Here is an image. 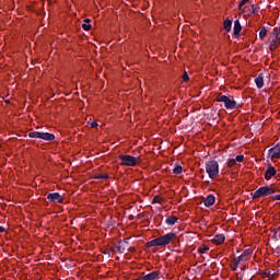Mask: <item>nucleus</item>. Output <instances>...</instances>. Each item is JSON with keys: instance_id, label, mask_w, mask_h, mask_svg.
<instances>
[{"instance_id": "nucleus-1", "label": "nucleus", "mask_w": 280, "mask_h": 280, "mask_svg": "<svg viewBox=\"0 0 280 280\" xmlns=\"http://www.w3.org/2000/svg\"><path fill=\"white\" fill-rule=\"evenodd\" d=\"M279 189L273 186H262L259 187L255 192L252 194V198L255 200L257 198H266V196H272V194H277Z\"/></svg>"}, {"instance_id": "nucleus-2", "label": "nucleus", "mask_w": 280, "mask_h": 280, "mask_svg": "<svg viewBox=\"0 0 280 280\" xmlns=\"http://www.w3.org/2000/svg\"><path fill=\"white\" fill-rule=\"evenodd\" d=\"M206 172L209 178H211V180H213V178H218V175L220 174V164L218 163V161L215 160L208 161L206 163Z\"/></svg>"}, {"instance_id": "nucleus-3", "label": "nucleus", "mask_w": 280, "mask_h": 280, "mask_svg": "<svg viewBox=\"0 0 280 280\" xmlns=\"http://www.w3.org/2000/svg\"><path fill=\"white\" fill-rule=\"evenodd\" d=\"M120 162V165L124 167H135L138 163H141L140 156H132L128 154H122L118 156Z\"/></svg>"}, {"instance_id": "nucleus-4", "label": "nucleus", "mask_w": 280, "mask_h": 280, "mask_svg": "<svg viewBox=\"0 0 280 280\" xmlns=\"http://www.w3.org/2000/svg\"><path fill=\"white\" fill-rule=\"evenodd\" d=\"M30 139H43V141H54L56 136L49 132L32 131L28 133Z\"/></svg>"}, {"instance_id": "nucleus-5", "label": "nucleus", "mask_w": 280, "mask_h": 280, "mask_svg": "<svg viewBox=\"0 0 280 280\" xmlns=\"http://www.w3.org/2000/svg\"><path fill=\"white\" fill-rule=\"evenodd\" d=\"M158 240L160 242V246H167V245L172 244V242H174V240H176V235L171 232L163 236L158 237Z\"/></svg>"}, {"instance_id": "nucleus-6", "label": "nucleus", "mask_w": 280, "mask_h": 280, "mask_svg": "<svg viewBox=\"0 0 280 280\" xmlns=\"http://www.w3.org/2000/svg\"><path fill=\"white\" fill-rule=\"evenodd\" d=\"M47 200L52 202V205H62L65 202V197L59 192H50L47 195Z\"/></svg>"}, {"instance_id": "nucleus-7", "label": "nucleus", "mask_w": 280, "mask_h": 280, "mask_svg": "<svg viewBox=\"0 0 280 280\" xmlns=\"http://www.w3.org/2000/svg\"><path fill=\"white\" fill-rule=\"evenodd\" d=\"M128 246H130V242L128 241V238L119 241L118 245L116 246L117 253H119L120 255H124V253L128 250Z\"/></svg>"}, {"instance_id": "nucleus-8", "label": "nucleus", "mask_w": 280, "mask_h": 280, "mask_svg": "<svg viewBox=\"0 0 280 280\" xmlns=\"http://www.w3.org/2000/svg\"><path fill=\"white\" fill-rule=\"evenodd\" d=\"M223 104L228 110H235V108H240V105H237V102L229 98V96H225V101H223Z\"/></svg>"}, {"instance_id": "nucleus-9", "label": "nucleus", "mask_w": 280, "mask_h": 280, "mask_svg": "<svg viewBox=\"0 0 280 280\" xmlns=\"http://www.w3.org/2000/svg\"><path fill=\"white\" fill-rule=\"evenodd\" d=\"M268 154L271 158V161L275 159H280V142L273 148L269 149Z\"/></svg>"}, {"instance_id": "nucleus-10", "label": "nucleus", "mask_w": 280, "mask_h": 280, "mask_svg": "<svg viewBox=\"0 0 280 280\" xmlns=\"http://www.w3.org/2000/svg\"><path fill=\"white\" fill-rule=\"evenodd\" d=\"M160 275L161 272L159 271H152L145 276L138 278L137 280H155V279H159Z\"/></svg>"}, {"instance_id": "nucleus-11", "label": "nucleus", "mask_w": 280, "mask_h": 280, "mask_svg": "<svg viewBox=\"0 0 280 280\" xmlns=\"http://www.w3.org/2000/svg\"><path fill=\"white\" fill-rule=\"evenodd\" d=\"M225 240H226V236L224 234H217L211 240V242H212V244H215L217 246H220L221 244H224Z\"/></svg>"}, {"instance_id": "nucleus-12", "label": "nucleus", "mask_w": 280, "mask_h": 280, "mask_svg": "<svg viewBox=\"0 0 280 280\" xmlns=\"http://www.w3.org/2000/svg\"><path fill=\"white\" fill-rule=\"evenodd\" d=\"M272 176H277V170L275 168V166H268L265 172V178L267 180H270V178H272Z\"/></svg>"}, {"instance_id": "nucleus-13", "label": "nucleus", "mask_w": 280, "mask_h": 280, "mask_svg": "<svg viewBox=\"0 0 280 280\" xmlns=\"http://www.w3.org/2000/svg\"><path fill=\"white\" fill-rule=\"evenodd\" d=\"M205 207H213L215 205V196L208 195L206 198H203Z\"/></svg>"}, {"instance_id": "nucleus-14", "label": "nucleus", "mask_w": 280, "mask_h": 280, "mask_svg": "<svg viewBox=\"0 0 280 280\" xmlns=\"http://www.w3.org/2000/svg\"><path fill=\"white\" fill-rule=\"evenodd\" d=\"M233 32L235 38H237V36H240V32H242V24L240 23V20L234 21Z\"/></svg>"}, {"instance_id": "nucleus-15", "label": "nucleus", "mask_w": 280, "mask_h": 280, "mask_svg": "<svg viewBox=\"0 0 280 280\" xmlns=\"http://www.w3.org/2000/svg\"><path fill=\"white\" fill-rule=\"evenodd\" d=\"M255 84L257 89H264V74H258V77L255 79Z\"/></svg>"}, {"instance_id": "nucleus-16", "label": "nucleus", "mask_w": 280, "mask_h": 280, "mask_svg": "<svg viewBox=\"0 0 280 280\" xmlns=\"http://www.w3.org/2000/svg\"><path fill=\"white\" fill-rule=\"evenodd\" d=\"M165 222L168 226H174V224H176V222H178V218H176L174 215H170L166 218Z\"/></svg>"}, {"instance_id": "nucleus-17", "label": "nucleus", "mask_w": 280, "mask_h": 280, "mask_svg": "<svg viewBox=\"0 0 280 280\" xmlns=\"http://www.w3.org/2000/svg\"><path fill=\"white\" fill-rule=\"evenodd\" d=\"M231 27H233V21H231L230 19L225 20L223 22V30H225V32H230Z\"/></svg>"}, {"instance_id": "nucleus-18", "label": "nucleus", "mask_w": 280, "mask_h": 280, "mask_svg": "<svg viewBox=\"0 0 280 280\" xmlns=\"http://www.w3.org/2000/svg\"><path fill=\"white\" fill-rule=\"evenodd\" d=\"M253 255V249H245L241 256H238L241 259L246 261L248 259V256Z\"/></svg>"}, {"instance_id": "nucleus-19", "label": "nucleus", "mask_w": 280, "mask_h": 280, "mask_svg": "<svg viewBox=\"0 0 280 280\" xmlns=\"http://www.w3.org/2000/svg\"><path fill=\"white\" fill-rule=\"evenodd\" d=\"M147 246H148V248H152V247H154V246H161V243H160V241H159V237L155 238V240H152V241L148 242V243H147Z\"/></svg>"}, {"instance_id": "nucleus-20", "label": "nucleus", "mask_w": 280, "mask_h": 280, "mask_svg": "<svg viewBox=\"0 0 280 280\" xmlns=\"http://www.w3.org/2000/svg\"><path fill=\"white\" fill-rule=\"evenodd\" d=\"M279 44H280V39H273L271 43H270V50L271 51H275V49H277V47H279Z\"/></svg>"}, {"instance_id": "nucleus-21", "label": "nucleus", "mask_w": 280, "mask_h": 280, "mask_svg": "<svg viewBox=\"0 0 280 280\" xmlns=\"http://www.w3.org/2000/svg\"><path fill=\"white\" fill-rule=\"evenodd\" d=\"M268 34V30H266L265 26H262L259 31V38L260 40H264V38H266V35Z\"/></svg>"}, {"instance_id": "nucleus-22", "label": "nucleus", "mask_w": 280, "mask_h": 280, "mask_svg": "<svg viewBox=\"0 0 280 280\" xmlns=\"http://www.w3.org/2000/svg\"><path fill=\"white\" fill-rule=\"evenodd\" d=\"M209 250V246L207 245H201L200 247H198L197 252L199 253V255H205V253H207Z\"/></svg>"}, {"instance_id": "nucleus-23", "label": "nucleus", "mask_w": 280, "mask_h": 280, "mask_svg": "<svg viewBox=\"0 0 280 280\" xmlns=\"http://www.w3.org/2000/svg\"><path fill=\"white\" fill-rule=\"evenodd\" d=\"M173 174H183V166L176 165V166L173 168Z\"/></svg>"}, {"instance_id": "nucleus-24", "label": "nucleus", "mask_w": 280, "mask_h": 280, "mask_svg": "<svg viewBox=\"0 0 280 280\" xmlns=\"http://www.w3.org/2000/svg\"><path fill=\"white\" fill-rule=\"evenodd\" d=\"M228 167H235V165H237V162L235 161V159H230L228 162Z\"/></svg>"}, {"instance_id": "nucleus-25", "label": "nucleus", "mask_w": 280, "mask_h": 280, "mask_svg": "<svg viewBox=\"0 0 280 280\" xmlns=\"http://www.w3.org/2000/svg\"><path fill=\"white\" fill-rule=\"evenodd\" d=\"M250 8H252V11H250L252 14H257V12H259L258 5L252 4Z\"/></svg>"}, {"instance_id": "nucleus-26", "label": "nucleus", "mask_w": 280, "mask_h": 280, "mask_svg": "<svg viewBox=\"0 0 280 280\" xmlns=\"http://www.w3.org/2000/svg\"><path fill=\"white\" fill-rule=\"evenodd\" d=\"M225 100H226V95L220 94V95L217 96L215 102H223L224 103Z\"/></svg>"}, {"instance_id": "nucleus-27", "label": "nucleus", "mask_w": 280, "mask_h": 280, "mask_svg": "<svg viewBox=\"0 0 280 280\" xmlns=\"http://www.w3.org/2000/svg\"><path fill=\"white\" fill-rule=\"evenodd\" d=\"M234 161H235L236 163H243V162H244V155H236L235 159H234Z\"/></svg>"}, {"instance_id": "nucleus-28", "label": "nucleus", "mask_w": 280, "mask_h": 280, "mask_svg": "<svg viewBox=\"0 0 280 280\" xmlns=\"http://www.w3.org/2000/svg\"><path fill=\"white\" fill-rule=\"evenodd\" d=\"M91 27H92L91 24H88V23L82 24V30H84L85 32H90Z\"/></svg>"}, {"instance_id": "nucleus-29", "label": "nucleus", "mask_w": 280, "mask_h": 280, "mask_svg": "<svg viewBox=\"0 0 280 280\" xmlns=\"http://www.w3.org/2000/svg\"><path fill=\"white\" fill-rule=\"evenodd\" d=\"M161 200H163L161 197L155 196V197L153 198V205H156V203L161 205Z\"/></svg>"}, {"instance_id": "nucleus-30", "label": "nucleus", "mask_w": 280, "mask_h": 280, "mask_svg": "<svg viewBox=\"0 0 280 280\" xmlns=\"http://www.w3.org/2000/svg\"><path fill=\"white\" fill-rule=\"evenodd\" d=\"M242 261H244L240 256L238 257H236V258H234V264L236 265V266H240L241 264H242Z\"/></svg>"}, {"instance_id": "nucleus-31", "label": "nucleus", "mask_w": 280, "mask_h": 280, "mask_svg": "<svg viewBox=\"0 0 280 280\" xmlns=\"http://www.w3.org/2000/svg\"><path fill=\"white\" fill-rule=\"evenodd\" d=\"M246 3H248V0H242L238 4V10H242V8H244V5H246Z\"/></svg>"}, {"instance_id": "nucleus-32", "label": "nucleus", "mask_w": 280, "mask_h": 280, "mask_svg": "<svg viewBox=\"0 0 280 280\" xmlns=\"http://www.w3.org/2000/svg\"><path fill=\"white\" fill-rule=\"evenodd\" d=\"M183 80L184 82H189V74H187V72H184Z\"/></svg>"}, {"instance_id": "nucleus-33", "label": "nucleus", "mask_w": 280, "mask_h": 280, "mask_svg": "<svg viewBox=\"0 0 280 280\" xmlns=\"http://www.w3.org/2000/svg\"><path fill=\"white\" fill-rule=\"evenodd\" d=\"M96 178H101V179H103V180H107L108 175H106V174H102V175H100V176H98V177H96Z\"/></svg>"}, {"instance_id": "nucleus-34", "label": "nucleus", "mask_w": 280, "mask_h": 280, "mask_svg": "<svg viewBox=\"0 0 280 280\" xmlns=\"http://www.w3.org/2000/svg\"><path fill=\"white\" fill-rule=\"evenodd\" d=\"M237 268H240V266H238V265H235V262L231 266V270H232L233 272H235V270H237Z\"/></svg>"}, {"instance_id": "nucleus-35", "label": "nucleus", "mask_w": 280, "mask_h": 280, "mask_svg": "<svg viewBox=\"0 0 280 280\" xmlns=\"http://www.w3.org/2000/svg\"><path fill=\"white\" fill-rule=\"evenodd\" d=\"M90 126H91V128H97V121H92V122L90 124Z\"/></svg>"}, {"instance_id": "nucleus-36", "label": "nucleus", "mask_w": 280, "mask_h": 280, "mask_svg": "<svg viewBox=\"0 0 280 280\" xmlns=\"http://www.w3.org/2000/svg\"><path fill=\"white\" fill-rule=\"evenodd\" d=\"M127 250H129V253H135L137 249L135 247H130V245H129Z\"/></svg>"}, {"instance_id": "nucleus-37", "label": "nucleus", "mask_w": 280, "mask_h": 280, "mask_svg": "<svg viewBox=\"0 0 280 280\" xmlns=\"http://www.w3.org/2000/svg\"><path fill=\"white\" fill-rule=\"evenodd\" d=\"M243 12H252V8L250 7H244Z\"/></svg>"}, {"instance_id": "nucleus-38", "label": "nucleus", "mask_w": 280, "mask_h": 280, "mask_svg": "<svg viewBox=\"0 0 280 280\" xmlns=\"http://www.w3.org/2000/svg\"><path fill=\"white\" fill-rule=\"evenodd\" d=\"M271 200H280V195H275L271 197Z\"/></svg>"}, {"instance_id": "nucleus-39", "label": "nucleus", "mask_w": 280, "mask_h": 280, "mask_svg": "<svg viewBox=\"0 0 280 280\" xmlns=\"http://www.w3.org/2000/svg\"><path fill=\"white\" fill-rule=\"evenodd\" d=\"M0 233H5V228L0 226Z\"/></svg>"}, {"instance_id": "nucleus-40", "label": "nucleus", "mask_w": 280, "mask_h": 280, "mask_svg": "<svg viewBox=\"0 0 280 280\" xmlns=\"http://www.w3.org/2000/svg\"><path fill=\"white\" fill-rule=\"evenodd\" d=\"M264 275H265L266 277H270V271H265Z\"/></svg>"}, {"instance_id": "nucleus-41", "label": "nucleus", "mask_w": 280, "mask_h": 280, "mask_svg": "<svg viewBox=\"0 0 280 280\" xmlns=\"http://www.w3.org/2000/svg\"><path fill=\"white\" fill-rule=\"evenodd\" d=\"M84 23H88V24L91 23V19H85Z\"/></svg>"}, {"instance_id": "nucleus-42", "label": "nucleus", "mask_w": 280, "mask_h": 280, "mask_svg": "<svg viewBox=\"0 0 280 280\" xmlns=\"http://www.w3.org/2000/svg\"><path fill=\"white\" fill-rule=\"evenodd\" d=\"M241 270H246V265H243V266L241 267Z\"/></svg>"}, {"instance_id": "nucleus-43", "label": "nucleus", "mask_w": 280, "mask_h": 280, "mask_svg": "<svg viewBox=\"0 0 280 280\" xmlns=\"http://www.w3.org/2000/svg\"><path fill=\"white\" fill-rule=\"evenodd\" d=\"M104 255H110L109 249L107 252H104Z\"/></svg>"}, {"instance_id": "nucleus-44", "label": "nucleus", "mask_w": 280, "mask_h": 280, "mask_svg": "<svg viewBox=\"0 0 280 280\" xmlns=\"http://www.w3.org/2000/svg\"><path fill=\"white\" fill-rule=\"evenodd\" d=\"M109 253H115V248H110V249H109Z\"/></svg>"}]
</instances>
